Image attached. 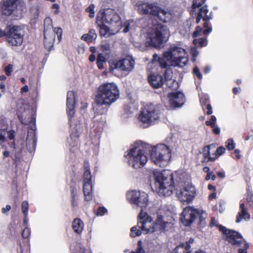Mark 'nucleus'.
Instances as JSON below:
<instances>
[{
    "instance_id": "obj_1",
    "label": "nucleus",
    "mask_w": 253,
    "mask_h": 253,
    "mask_svg": "<svg viewBox=\"0 0 253 253\" xmlns=\"http://www.w3.org/2000/svg\"><path fill=\"white\" fill-rule=\"evenodd\" d=\"M153 63L158 62L162 68L168 66L183 67L188 62L187 53L183 45L180 42L170 45L169 49L162 57L153 55Z\"/></svg>"
},
{
    "instance_id": "obj_2",
    "label": "nucleus",
    "mask_w": 253,
    "mask_h": 253,
    "mask_svg": "<svg viewBox=\"0 0 253 253\" xmlns=\"http://www.w3.org/2000/svg\"><path fill=\"white\" fill-rule=\"evenodd\" d=\"M161 211L158 213L157 219L155 222H153V218L149 215L146 212L140 211L138 217L137 226L141 228L142 232L145 234L153 233L155 232H160L162 231H165L172 224L173 220V217L169 215H161Z\"/></svg>"
},
{
    "instance_id": "obj_3",
    "label": "nucleus",
    "mask_w": 253,
    "mask_h": 253,
    "mask_svg": "<svg viewBox=\"0 0 253 253\" xmlns=\"http://www.w3.org/2000/svg\"><path fill=\"white\" fill-rule=\"evenodd\" d=\"M152 176L155 182L156 191L160 195L169 196L171 195L174 189L172 175L166 170L159 171L156 169L152 171Z\"/></svg>"
},
{
    "instance_id": "obj_4",
    "label": "nucleus",
    "mask_w": 253,
    "mask_h": 253,
    "mask_svg": "<svg viewBox=\"0 0 253 253\" xmlns=\"http://www.w3.org/2000/svg\"><path fill=\"white\" fill-rule=\"evenodd\" d=\"M20 119L22 124L29 125L30 127V130L28 131L26 145L29 151L32 152L35 150L36 143L35 109L32 106L26 105L24 106V111Z\"/></svg>"
},
{
    "instance_id": "obj_5",
    "label": "nucleus",
    "mask_w": 253,
    "mask_h": 253,
    "mask_svg": "<svg viewBox=\"0 0 253 253\" xmlns=\"http://www.w3.org/2000/svg\"><path fill=\"white\" fill-rule=\"evenodd\" d=\"M120 97L118 85L114 83H106L101 84L96 95V102L101 105L110 106Z\"/></svg>"
},
{
    "instance_id": "obj_6",
    "label": "nucleus",
    "mask_w": 253,
    "mask_h": 253,
    "mask_svg": "<svg viewBox=\"0 0 253 253\" xmlns=\"http://www.w3.org/2000/svg\"><path fill=\"white\" fill-rule=\"evenodd\" d=\"M146 148V146L138 142L131 146L125 155L129 166L135 169L144 166L148 161L145 153Z\"/></svg>"
},
{
    "instance_id": "obj_7",
    "label": "nucleus",
    "mask_w": 253,
    "mask_h": 253,
    "mask_svg": "<svg viewBox=\"0 0 253 253\" xmlns=\"http://www.w3.org/2000/svg\"><path fill=\"white\" fill-rule=\"evenodd\" d=\"M167 26L161 24H154L149 29L147 33L146 43L148 45L159 47L165 39L169 37Z\"/></svg>"
},
{
    "instance_id": "obj_8",
    "label": "nucleus",
    "mask_w": 253,
    "mask_h": 253,
    "mask_svg": "<svg viewBox=\"0 0 253 253\" xmlns=\"http://www.w3.org/2000/svg\"><path fill=\"white\" fill-rule=\"evenodd\" d=\"M205 0H193L191 13L196 16V22L199 23L201 19L205 21L203 33L207 35L211 32L212 29L209 27L208 22L211 19V13L209 11L207 6L204 4Z\"/></svg>"
},
{
    "instance_id": "obj_9",
    "label": "nucleus",
    "mask_w": 253,
    "mask_h": 253,
    "mask_svg": "<svg viewBox=\"0 0 253 253\" xmlns=\"http://www.w3.org/2000/svg\"><path fill=\"white\" fill-rule=\"evenodd\" d=\"M171 157V150L165 144H158L152 148V161L160 167L167 166L169 163Z\"/></svg>"
},
{
    "instance_id": "obj_10",
    "label": "nucleus",
    "mask_w": 253,
    "mask_h": 253,
    "mask_svg": "<svg viewBox=\"0 0 253 253\" xmlns=\"http://www.w3.org/2000/svg\"><path fill=\"white\" fill-rule=\"evenodd\" d=\"M135 61L131 56L110 63V70L114 75L120 77L122 73H130L134 68Z\"/></svg>"
},
{
    "instance_id": "obj_11",
    "label": "nucleus",
    "mask_w": 253,
    "mask_h": 253,
    "mask_svg": "<svg viewBox=\"0 0 253 253\" xmlns=\"http://www.w3.org/2000/svg\"><path fill=\"white\" fill-rule=\"evenodd\" d=\"M76 102V93L73 91H68L67 94V112L71 127L77 131L80 127L81 123L80 121L77 123L78 119L74 116Z\"/></svg>"
},
{
    "instance_id": "obj_12",
    "label": "nucleus",
    "mask_w": 253,
    "mask_h": 253,
    "mask_svg": "<svg viewBox=\"0 0 253 253\" xmlns=\"http://www.w3.org/2000/svg\"><path fill=\"white\" fill-rule=\"evenodd\" d=\"M159 118L157 107L153 104L147 105L144 107L139 116V120L144 127L152 125Z\"/></svg>"
},
{
    "instance_id": "obj_13",
    "label": "nucleus",
    "mask_w": 253,
    "mask_h": 253,
    "mask_svg": "<svg viewBox=\"0 0 253 253\" xmlns=\"http://www.w3.org/2000/svg\"><path fill=\"white\" fill-rule=\"evenodd\" d=\"M127 200L135 209H140V211L147 207L148 204L147 194L139 190H131L127 193Z\"/></svg>"
},
{
    "instance_id": "obj_14",
    "label": "nucleus",
    "mask_w": 253,
    "mask_h": 253,
    "mask_svg": "<svg viewBox=\"0 0 253 253\" xmlns=\"http://www.w3.org/2000/svg\"><path fill=\"white\" fill-rule=\"evenodd\" d=\"M99 21L112 25L117 29V31L122 26L120 16L113 9H106L103 12L98 13L97 16V22Z\"/></svg>"
},
{
    "instance_id": "obj_15",
    "label": "nucleus",
    "mask_w": 253,
    "mask_h": 253,
    "mask_svg": "<svg viewBox=\"0 0 253 253\" xmlns=\"http://www.w3.org/2000/svg\"><path fill=\"white\" fill-rule=\"evenodd\" d=\"M196 195V188L191 183L184 184L176 192L177 198L183 203H190L194 199Z\"/></svg>"
},
{
    "instance_id": "obj_16",
    "label": "nucleus",
    "mask_w": 253,
    "mask_h": 253,
    "mask_svg": "<svg viewBox=\"0 0 253 253\" xmlns=\"http://www.w3.org/2000/svg\"><path fill=\"white\" fill-rule=\"evenodd\" d=\"M219 229L224 235L225 240L232 245L237 246L244 244L247 247L246 240L239 232L227 229L222 225H219Z\"/></svg>"
},
{
    "instance_id": "obj_17",
    "label": "nucleus",
    "mask_w": 253,
    "mask_h": 253,
    "mask_svg": "<svg viewBox=\"0 0 253 253\" xmlns=\"http://www.w3.org/2000/svg\"><path fill=\"white\" fill-rule=\"evenodd\" d=\"M25 9V4L22 0H6L3 1L1 11L3 15H11L15 11H23Z\"/></svg>"
},
{
    "instance_id": "obj_18",
    "label": "nucleus",
    "mask_w": 253,
    "mask_h": 253,
    "mask_svg": "<svg viewBox=\"0 0 253 253\" xmlns=\"http://www.w3.org/2000/svg\"><path fill=\"white\" fill-rule=\"evenodd\" d=\"M6 40L12 46L21 45L23 40V31L16 26L10 27L6 32Z\"/></svg>"
},
{
    "instance_id": "obj_19",
    "label": "nucleus",
    "mask_w": 253,
    "mask_h": 253,
    "mask_svg": "<svg viewBox=\"0 0 253 253\" xmlns=\"http://www.w3.org/2000/svg\"><path fill=\"white\" fill-rule=\"evenodd\" d=\"M198 210L193 207H187L183 209L180 214V220L184 225H190L197 217Z\"/></svg>"
},
{
    "instance_id": "obj_20",
    "label": "nucleus",
    "mask_w": 253,
    "mask_h": 253,
    "mask_svg": "<svg viewBox=\"0 0 253 253\" xmlns=\"http://www.w3.org/2000/svg\"><path fill=\"white\" fill-rule=\"evenodd\" d=\"M168 97L170 104L173 107H181L183 105L185 101L184 95L181 92L169 93Z\"/></svg>"
},
{
    "instance_id": "obj_21",
    "label": "nucleus",
    "mask_w": 253,
    "mask_h": 253,
    "mask_svg": "<svg viewBox=\"0 0 253 253\" xmlns=\"http://www.w3.org/2000/svg\"><path fill=\"white\" fill-rule=\"evenodd\" d=\"M136 7L138 12L141 14H150L154 15V12L153 10H155L156 5L153 3L148 2H141L138 1L136 2Z\"/></svg>"
},
{
    "instance_id": "obj_22",
    "label": "nucleus",
    "mask_w": 253,
    "mask_h": 253,
    "mask_svg": "<svg viewBox=\"0 0 253 253\" xmlns=\"http://www.w3.org/2000/svg\"><path fill=\"white\" fill-rule=\"evenodd\" d=\"M52 28V21L50 18L46 17L44 21V46L49 50L53 47L54 38H53L50 42H47L46 32Z\"/></svg>"
},
{
    "instance_id": "obj_23",
    "label": "nucleus",
    "mask_w": 253,
    "mask_h": 253,
    "mask_svg": "<svg viewBox=\"0 0 253 253\" xmlns=\"http://www.w3.org/2000/svg\"><path fill=\"white\" fill-rule=\"evenodd\" d=\"M107 110V109L102 105L97 104L95 107V115L93 118V121L102 124L105 123Z\"/></svg>"
},
{
    "instance_id": "obj_24",
    "label": "nucleus",
    "mask_w": 253,
    "mask_h": 253,
    "mask_svg": "<svg viewBox=\"0 0 253 253\" xmlns=\"http://www.w3.org/2000/svg\"><path fill=\"white\" fill-rule=\"evenodd\" d=\"M155 9L153 10L154 12V15L157 16L160 20L164 22H169L174 17V15L170 12L167 11L157 6H156Z\"/></svg>"
},
{
    "instance_id": "obj_25",
    "label": "nucleus",
    "mask_w": 253,
    "mask_h": 253,
    "mask_svg": "<svg viewBox=\"0 0 253 253\" xmlns=\"http://www.w3.org/2000/svg\"><path fill=\"white\" fill-rule=\"evenodd\" d=\"M148 81L154 88L161 87L163 83L162 77L159 75L151 74L148 77Z\"/></svg>"
},
{
    "instance_id": "obj_26",
    "label": "nucleus",
    "mask_w": 253,
    "mask_h": 253,
    "mask_svg": "<svg viewBox=\"0 0 253 253\" xmlns=\"http://www.w3.org/2000/svg\"><path fill=\"white\" fill-rule=\"evenodd\" d=\"M240 211L237 216L236 222L239 223L242 220H248L250 218V215L245 208V204L241 203L240 205Z\"/></svg>"
},
{
    "instance_id": "obj_27",
    "label": "nucleus",
    "mask_w": 253,
    "mask_h": 253,
    "mask_svg": "<svg viewBox=\"0 0 253 253\" xmlns=\"http://www.w3.org/2000/svg\"><path fill=\"white\" fill-rule=\"evenodd\" d=\"M84 228V223L80 218H75L72 223V228L76 234H81Z\"/></svg>"
},
{
    "instance_id": "obj_28",
    "label": "nucleus",
    "mask_w": 253,
    "mask_h": 253,
    "mask_svg": "<svg viewBox=\"0 0 253 253\" xmlns=\"http://www.w3.org/2000/svg\"><path fill=\"white\" fill-rule=\"evenodd\" d=\"M92 185L91 182H86L84 183L83 192L85 200L89 201L92 199Z\"/></svg>"
},
{
    "instance_id": "obj_29",
    "label": "nucleus",
    "mask_w": 253,
    "mask_h": 253,
    "mask_svg": "<svg viewBox=\"0 0 253 253\" xmlns=\"http://www.w3.org/2000/svg\"><path fill=\"white\" fill-rule=\"evenodd\" d=\"M170 71L167 70L165 72V78L167 81V84L171 89L176 90L179 87L178 83L174 80L170 79V77L168 76V74L170 73Z\"/></svg>"
},
{
    "instance_id": "obj_30",
    "label": "nucleus",
    "mask_w": 253,
    "mask_h": 253,
    "mask_svg": "<svg viewBox=\"0 0 253 253\" xmlns=\"http://www.w3.org/2000/svg\"><path fill=\"white\" fill-rule=\"evenodd\" d=\"M191 247L190 246V244L186 243L185 244H181L179 245L178 246H177L176 248H175L174 250V253H178V251L180 249H184L185 250V252L184 253H190V249ZM194 253H207L206 252L199 250L197 251H196Z\"/></svg>"
},
{
    "instance_id": "obj_31",
    "label": "nucleus",
    "mask_w": 253,
    "mask_h": 253,
    "mask_svg": "<svg viewBox=\"0 0 253 253\" xmlns=\"http://www.w3.org/2000/svg\"><path fill=\"white\" fill-rule=\"evenodd\" d=\"M97 35L94 30H90L88 34H84L81 39L88 42H92L96 40Z\"/></svg>"
},
{
    "instance_id": "obj_32",
    "label": "nucleus",
    "mask_w": 253,
    "mask_h": 253,
    "mask_svg": "<svg viewBox=\"0 0 253 253\" xmlns=\"http://www.w3.org/2000/svg\"><path fill=\"white\" fill-rule=\"evenodd\" d=\"M101 24L100 26V34L101 36L109 37L111 35L113 34L110 30V28L105 25L106 23H103L100 21Z\"/></svg>"
},
{
    "instance_id": "obj_33",
    "label": "nucleus",
    "mask_w": 253,
    "mask_h": 253,
    "mask_svg": "<svg viewBox=\"0 0 253 253\" xmlns=\"http://www.w3.org/2000/svg\"><path fill=\"white\" fill-rule=\"evenodd\" d=\"M212 147H214V145L211 144L206 146L204 149L203 155L205 158L207 159L208 161H214L216 159L215 156L212 157L211 154L210 149Z\"/></svg>"
},
{
    "instance_id": "obj_34",
    "label": "nucleus",
    "mask_w": 253,
    "mask_h": 253,
    "mask_svg": "<svg viewBox=\"0 0 253 253\" xmlns=\"http://www.w3.org/2000/svg\"><path fill=\"white\" fill-rule=\"evenodd\" d=\"M85 170L83 175V179H84V183L86 182H91V175L90 171L89 170V168L88 166H87V164H86L84 167Z\"/></svg>"
},
{
    "instance_id": "obj_35",
    "label": "nucleus",
    "mask_w": 253,
    "mask_h": 253,
    "mask_svg": "<svg viewBox=\"0 0 253 253\" xmlns=\"http://www.w3.org/2000/svg\"><path fill=\"white\" fill-rule=\"evenodd\" d=\"M130 236L131 237H136L137 236H139L141 235L142 231L141 228H139L138 226L137 225L133 226L130 229Z\"/></svg>"
},
{
    "instance_id": "obj_36",
    "label": "nucleus",
    "mask_w": 253,
    "mask_h": 253,
    "mask_svg": "<svg viewBox=\"0 0 253 253\" xmlns=\"http://www.w3.org/2000/svg\"><path fill=\"white\" fill-rule=\"evenodd\" d=\"M198 214L197 217H199L200 223L202 225H205L204 220L207 217V213L203 210H198Z\"/></svg>"
},
{
    "instance_id": "obj_37",
    "label": "nucleus",
    "mask_w": 253,
    "mask_h": 253,
    "mask_svg": "<svg viewBox=\"0 0 253 253\" xmlns=\"http://www.w3.org/2000/svg\"><path fill=\"white\" fill-rule=\"evenodd\" d=\"M71 250L73 252L72 253H85V249L82 245L77 244L76 247H71Z\"/></svg>"
},
{
    "instance_id": "obj_38",
    "label": "nucleus",
    "mask_w": 253,
    "mask_h": 253,
    "mask_svg": "<svg viewBox=\"0 0 253 253\" xmlns=\"http://www.w3.org/2000/svg\"><path fill=\"white\" fill-rule=\"evenodd\" d=\"M193 43L195 45H198L201 47H203L206 46L208 44V42L206 38H201L199 40L195 39L193 41Z\"/></svg>"
},
{
    "instance_id": "obj_39",
    "label": "nucleus",
    "mask_w": 253,
    "mask_h": 253,
    "mask_svg": "<svg viewBox=\"0 0 253 253\" xmlns=\"http://www.w3.org/2000/svg\"><path fill=\"white\" fill-rule=\"evenodd\" d=\"M22 211L24 215L28 216L29 210V204L27 201H24L22 202Z\"/></svg>"
},
{
    "instance_id": "obj_40",
    "label": "nucleus",
    "mask_w": 253,
    "mask_h": 253,
    "mask_svg": "<svg viewBox=\"0 0 253 253\" xmlns=\"http://www.w3.org/2000/svg\"><path fill=\"white\" fill-rule=\"evenodd\" d=\"M226 147L228 150H232L235 147V143L234 142L233 139L227 140L226 142Z\"/></svg>"
},
{
    "instance_id": "obj_41",
    "label": "nucleus",
    "mask_w": 253,
    "mask_h": 253,
    "mask_svg": "<svg viewBox=\"0 0 253 253\" xmlns=\"http://www.w3.org/2000/svg\"><path fill=\"white\" fill-rule=\"evenodd\" d=\"M247 247H246V246L244 245V244L237 245L236 247L241 248L238 250V253H247V250L249 248V245L247 243Z\"/></svg>"
},
{
    "instance_id": "obj_42",
    "label": "nucleus",
    "mask_w": 253,
    "mask_h": 253,
    "mask_svg": "<svg viewBox=\"0 0 253 253\" xmlns=\"http://www.w3.org/2000/svg\"><path fill=\"white\" fill-rule=\"evenodd\" d=\"M133 24V21H128L125 22L123 26L124 27V33H127L129 30V27Z\"/></svg>"
},
{
    "instance_id": "obj_43",
    "label": "nucleus",
    "mask_w": 253,
    "mask_h": 253,
    "mask_svg": "<svg viewBox=\"0 0 253 253\" xmlns=\"http://www.w3.org/2000/svg\"><path fill=\"white\" fill-rule=\"evenodd\" d=\"M225 152V148L223 147H220L218 149H217L215 153V158L216 159L219 157L220 156L224 154Z\"/></svg>"
},
{
    "instance_id": "obj_44",
    "label": "nucleus",
    "mask_w": 253,
    "mask_h": 253,
    "mask_svg": "<svg viewBox=\"0 0 253 253\" xmlns=\"http://www.w3.org/2000/svg\"><path fill=\"white\" fill-rule=\"evenodd\" d=\"M216 122V118L214 116H211V118L209 121L206 122V124L207 126H214Z\"/></svg>"
},
{
    "instance_id": "obj_45",
    "label": "nucleus",
    "mask_w": 253,
    "mask_h": 253,
    "mask_svg": "<svg viewBox=\"0 0 253 253\" xmlns=\"http://www.w3.org/2000/svg\"><path fill=\"white\" fill-rule=\"evenodd\" d=\"M54 33L57 35L58 40L60 42L62 38V30L59 27L55 28L53 30Z\"/></svg>"
},
{
    "instance_id": "obj_46",
    "label": "nucleus",
    "mask_w": 253,
    "mask_h": 253,
    "mask_svg": "<svg viewBox=\"0 0 253 253\" xmlns=\"http://www.w3.org/2000/svg\"><path fill=\"white\" fill-rule=\"evenodd\" d=\"M30 229L27 227H25L22 232V236L24 238H28L30 235Z\"/></svg>"
},
{
    "instance_id": "obj_47",
    "label": "nucleus",
    "mask_w": 253,
    "mask_h": 253,
    "mask_svg": "<svg viewBox=\"0 0 253 253\" xmlns=\"http://www.w3.org/2000/svg\"><path fill=\"white\" fill-rule=\"evenodd\" d=\"M193 73L195 76L197 77L199 79L201 80L202 79V75L200 72L199 69L198 67H195L193 69Z\"/></svg>"
},
{
    "instance_id": "obj_48",
    "label": "nucleus",
    "mask_w": 253,
    "mask_h": 253,
    "mask_svg": "<svg viewBox=\"0 0 253 253\" xmlns=\"http://www.w3.org/2000/svg\"><path fill=\"white\" fill-rule=\"evenodd\" d=\"M107 210L106 209H105L104 207H99L97 210V215L102 216L106 212H107Z\"/></svg>"
},
{
    "instance_id": "obj_49",
    "label": "nucleus",
    "mask_w": 253,
    "mask_h": 253,
    "mask_svg": "<svg viewBox=\"0 0 253 253\" xmlns=\"http://www.w3.org/2000/svg\"><path fill=\"white\" fill-rule=\"evenodd\" d=\"M12 68H13V66L11 64H9L5 67L4 71L5 72V74L7 76H9L11 75V73L12 71Z\"/></svg>"
},
{
    "instance_id": "obj_50",
    "label": "nucleus",
    "mask_w": 253,
    "mask_h": 253,
    "mask_svg": "<svg viewBox=\"0 0 253 253\" xmlns=\"http://www.w3.org/2000/svg\"><path fill=\"white\" fill-rule=\"evenodd\" d=\"M191 52L193 55L192 61L195 62L196 61V57L198 55V51L196 47H192L191 48Z\"/></svg>"
},
{
    "instance_id": "obj_51",
    "label": "nucleus",
    "mask_w": 253,
    "mask_h": 253,
    "mask_svg": "<svg viewBox=\"0 0 253 253\" xmlns=\"http://www.w3.org/2000/svg\"><path fill=\"white\" fill-rule=\"evenodd\" d=\"M202 31V28L200 26H197L195 31L193 34V37L194 38L199 36Z\"/></svg>"
},
{
    "instance_id": "obj_52",
    "label": "nucleus",
    "mask_w": 253,
    "mask_h": 253,
    "mask_svg": "<svg viewBox=\"0 0 253 253\" xmlns=\"http://www.w3.org/2000/svg\"><path fill=\"white\" fill-rule=\"evenodd\" d=\"M97 60H98L99 61L103 62L104 63H105L106 61V58L104 57V56L103 55V54L102 53L99 54V55L97 57Z\"/></svg>"
},
{
    "instance_id": "obj_53",
    "label": "nucleus",
    "mask_w": 253,
    "mask_h": 253,
    "mask_svg": "<svg viewBox=\"0 0 253 253\" xmlns=\"http://www.w3.org/2000/svg\"><path fill=\"white\" fill-rule=\"evenodd\" d=\"M5 132L4 131L0 130V143H2L5 140Z\"/></svg>"
},
{
    "instance_id": "obj_54",
    "label": "nucleus",
    "mask_w": 253,
    "mask_h": 253,
    "mask_svg": "<svg viewBox=\"0 0 253 253\" xmlns=\"http://www.w3.org/2000/svg\"><path fill=\"white\" fill-rule=\"evenodd\" d=\"M52 9H55V10L54 11V14H57L59 13V5L57 3H54L52 5Z\"/></svg>"
},
{
    "instance_id": "obj_55",
    "label": "nucleus",
    "mask_w": 253,
    "mask_h": 253,
    "mask_svg": "<svg viewBox=\"0 0 253 253\" xmlns=\"http://www.w3.org/2000/svg\"><path fill=\"white\" fill-rule=\"evenodd\" d=\"M213 128V132L215 134H219L220 132V128L219 127L214 126H211Z\"/></svg>"
},
{
    "instance_id": "obj_56",
    "label": "nucleus",
    "mask_w": 253,
    "mask_h": 253,
    "mask_svg": "<svg viewBox=\"0 0 253 253\" xmlns=\"http://www.w3.org/2000/svg\"><path fill=\"white\" fill-rule=\"evenodd\" d=\"M101 47L104 51H108L110 50V45L108 43L102 44Z\"/></svg>"
},
{
    "instance_id": "obj_57",
    "label": "nucleus",
    "mask_w": 253,
    "mask_h": 253,
    "mask_svg": "<svg viewBox=\"0 0 253 253\" xmlns=\"http://www.w3.org/2000/svg\"><path fill=\"white\" fill-rule=\"evenodd\" d=\"M206 108L208 110V111L207 112V114L208 115H211L212 113V107H211V104H208V105H207Z\"/></svg>"
},
{
    "instance_id": "obj_58",
    "label": "nucleus",
    "mask_w": 253,
    "mask_h": 253,
    "mask_svg": "<svg viewBox=\"0 0 253 253\" xmlns=\"http://www.w3.org/2000/svg\"><path fill=\"white\" fill-rule=\"evenodd\" d=\"M11 209V206L10 205H6L5 208H3L2 209V212L3 213H6L8 211H9Z\"/></svg>"
},
{
    "instance_id": "obj_59",
    "label": "nucleus",
    "mask_w": 253,
    "mask_h": 253,
    "mask_svg": "<svg viewBox=\"0 0 253 253\" xmlns=\"http://www.w3.org/2000/svg\"><path fill=\"white\" fill-rule=\"evenodd\" d=\"M210 225L211 226H217L218 225L217 221L215 219V218L212 217L211 218Z\"/></svg>"
},
{
    "instance_id": "obj_60",
    "label": "nucleus",
    "mask_w": 253,
    "mask_h": 253,
    "mask_svg": "<svg viewBox=\"0 0 253 253\" xmlns=\"http://www.w3.org/2000/svg\"><path fill=\"white\" fill-rule=\"evenodd\" d=\"M94 8H95V6L94 4H90L88 6V7L86 9V11L89 13L94 12Z\"/></svg>"
},
{
    "instance_id": "obj_61",
    "label": "nucleus",
    "mask_w": 253,
    "mask_h": 253,
    "mask_svg": "<svg viewBox=\"0 0 253 253\" xmlns=\"http://www.w3.org/2000/svg\"><path fill=\"white\" fill-rule=\"evenodd\" d=\"M240 150L238 149L235 150V151L234 152V153L236 154V156L234 157L235 159H239L241 158V156L240 154Z\"/></svg>"
},
{
    "instance_id": "obj_62",
    "label": "nucleus",
    "mask_w": 253,
    "mask_h": 253,
    "mask_svg": "<svg viewBox=\"0 0 253 253\" xmlns=\"http://www.w3.org/2000/svg\"><path fill=\"white\" fill-rule=\"evenodd\" d=\"M28 90H29V87H28V85H26L21 88L20 92L22 93H26V92H28Z\"/></svg>"
},
{
    "instance_id": "obj_63",
    "label": "nucleus",
    "mask_w": 253,
    "mask_h": 253,
    "mask_svg": "<svg viewBox=\"0 0 253 253\" xmlns=\"http://www.w3.org/2000/svg\"><path fill=\"white\" fill-rule=\"evenodd\" d=\"M14 132L13 131H10L8 132V133H7L8 136L10 140H12L14 138Z\"/></svg>"
},
{
    "instance_id": "obj_64",
    "label": "nucleus",
    "mask_w": 253,
    "mask_h": 253,
    "mask_svg": "<svg viewBox=\"0 0 253 253\" xmlns=\"http://www.w3.org/2000/svg\"><path fill=\"white\" fill-rule=\"evenodd\" d=\"M104 63L103 62H101V61H99L97 60V66H98V68L100 69H102L103 68V64Z\"/></svg>"
}]
</instances>
